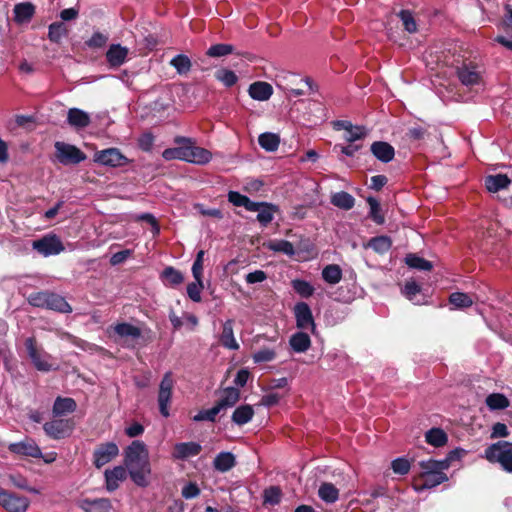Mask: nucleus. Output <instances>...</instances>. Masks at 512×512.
Wrapping results in <instances>:
<instances>
[{
  "mask_svg": "<svg viewBox=\"0 0 512 512\" xmlns=\"http://www.w3.org/2000/svg\"><path fill=\"white\" fill-rule=\"evenodd\" d=\"M457 454V451H451L443 460L429 459L420 461L419 467L421 471L414 480V489L420 492L446 482L448 477L445 470L450 467L452 460L457 456Z\"/></svg>",
  "mask_w": 512,
  "mask_h": 512,
  "instance_id": "1",
  "label": "nucleus"
},
{
  "mask_svg": "<svg viewBox=\"0 0 512 512\" xmlns=\"http://www.w3.org/2000/svg\"><path fill=\"white\" fill-rule=\"evenodd\" d=\"M203 290V281L202 278L199 280H195V282L190 283L187 286V294L191 300L194 302L201 301V291Z\"/></svg>",
  "mask_w": 512,
  "mask_h": 512,
  "instance_id": "52",
  "label": "nucleus"
},
{
  "mask_svg": "<svg viewBox=\"0 0 512 512\" xmlns=\"http://www.w3.org/2000/svg\"><path fill=\"white\" fill-rule=\"evenodd\" d=\"M128 55V49L119 44H113L109 47L106 58L111 66L118 67L122 65Z\"/></svg>",
  "mask_w": 512,
  "mask_h": 512,
  "instance_id": "22",
  "label": "nucleus"
},
{
  "mask_svg": "<svg viewBox=\"0 0 512 512\" xmlns=\"http://www.w3.org/2000/svg\"><path fill=\"white\" fill-rule=\"evenodd\" d=\"M322 277L327 283L335 285L342 279V270L336 264L327 265L322 270Z\"/></svg>",
  "mask_w": 512,
  "mask_h": 512,
  "instance_id": "41",
  "label": "nucleus"
},
{
  "mask_svg": "<svg viewBox=\"0 0 512 512\" xmlns=\"http://www.w3.org/2000/svg\"><path fill=\"white\" fill-rule=\"evenodd\" d=\"M399 17L402 20L403 26L406 31H408L409 33H414L417 31V24L410 11L402 10L399 13Z\"/></svg>",
  "mask_w": 512,
  "mask_h": 512,
  "instance_id": "53",
  "label": "nucleus"
},
{
  "mask_svg": "<svg viewBox=\"0 0 512 512\" xmlns=\"http://www.w3.org/2000/svg\"><path fill=\"white\" fill-rule=\"evenodd\" d=\"M46 308L61 313H70L72 311L71 306L62 296L53 293H48Z\"/></svg>",
  "mask_w": 512,
  "mask_h": 512,
  "instance_id": "34",
  "label": "nucleus"
},
{
  "mask_svg": "<svg viewBox=\"0 0 512 512\" xmlns=\"http://www.w3.org/2000/svg\"><path fill=\"white\" fill-rule=\"evenodd\" d=\"M458 77L466 86L477 85L481 82V74L475 67L463 66L459 68Z\"/></svg>",
  "mask_w": 512,
  "mask_h": 512,
  "instance_id": "26",
  "label": "nucleus"
},
{
  "mask_svg": "<svg viewBox=\"0 0 512 512\" xmlns=\"http://www.w3.org/2000/svg\"><path fill=\"white\" fill-rule=\"evenodd\" d=\"M200 494V489L195 483H188L182 488V496L186 499H192Z\"/></svg>",
  "mask_w": 512,
  "mask_h": 512,
  "instance_id": "64",
  "label": "nucleus"
},
{
  "mask_svg": "<svg viewBox=\"0 0 512 512\" xmlns=\"http://www.w3.org/2000/svg\"><path fill=\"white\" fill-rule=\"evenodd\" d=\"M274 217V207L270 204L263 203L261 208L258 210L257 220L263 224H269Z\"/></svg>",
  "mask_w": 512,
  "mask_h": 512,
  "instance_id": "48",
  "label": "nucleus"
},
{
  "mask_svg": "<svg viewBox=\"0 0 512 512\" xmlns=\"http://www.w3.org/2000/svg\"><path fill=\"white\" fill-rule=\"evenodd\" d=\"M449 302L455 308H467L473 304V299L468 294L455 292L450 295Z\"/></svg>",
  "mask_w": 512,
  "mask_h": 512,
  "instance_id": "44",
  "label": "nucleus"
},
{
  "mask_svg": "<svg viewBox=\"0 0 512 512\" xmlns=\"http://www.w3.org/2000/svg\"><path fill=\"white\" fill-rule=\"evenodd\" d=\"M174 386V380L172 377L171 372L165 373L163 376V379L160 382L159 385V392H158V403H159V409L160 413L164 417L169 416V403L172 398V390Z\"/></svg>",
  "mask_w": 512,
  "mask_h": 512,
  "instance_id": "8",
  "label": "nucleus"
},
{
  "mask_svg": "<svg viewBox=\"0 0 512 512\" xmlns=\"http://www.w3.org/2000/svg\"><path fill=\"white\" fill-rule=\"evenodd\" d=\"M214 468L220 472L229 471L235 465V457L230 452H221L214 459Z\"/></svg>",
  "mask_w": 512,
  "mask_h": 512,
  "instance_id": "35",
  "label": "nucleus"
},
{
  "mask_svg": "<svg viewBox=\"0 0 512 512\" xmlns=\"http://www.w3.org/2000/svg\"><path fill=\"white\" fill-rule=\"evenodd\" d=\"M272 93V86L266 82H255L249 87V95L258 101L268 100Z\"/></svg>",
  "mask_w": 512,
  "mask_h": 512,
  "instance_id": "24",
  "label": "nucleus"
},
{
  "mask_svg": "<svg viewBox=\"0 0 512 512\" xmlns=\"http://www.w3.org/2000/svg\"><path fill=\"white\" fill-rule=\"evenodd\" d=\"M35 13V7L31 3H20L14 7V20L19 23H28Z\"/></svg>",
  "mask_w": 512,
  "mask_h": 512,
  "instance_id": "28",
  "label": "nucleus"
},
{
  "mask_svg": "<svg viewBox=\"0 0 512 512\" xmlns=\"http://www.w3.org/2000/svg\"><path fill=\"white\" fill-rule=\"evenodd\" d=\"M486 405L490 410H503L509 407V399L501 393H492L486 397Z\"/></svg>",
  "mask_w": 512,
  "mask_h": 512,
  "instance_id": "40",
  "label": "nucleus"
},
{
  "mask_svg": "<svg viewBox=\"0 0 512 512\" xmlns=\"http://www.w3.org/2000/svg\"><path fill=\"white\" fill-rule=\"evenodd\" d=\"M266 247L274 252H282L289 256L295 253L292 243L287 240H271L266 244Z\"/></svg>",
  "mask_w": 512,
  "mask_h": 512,
  "instance_id": "42",
  "label": "nucleus"
},
{
  "mask_svg": "<svg viewBox=\"0 0 512 512\" xmlns=\"http://www.w3.org/2000/svg\"><path fill=\"white\" fill-rule=\"evenodd\" d=\"M259 145L268 152H274L280 144V137L275 133L265 132L259 135Z\"/></svg>",
  "mask_w": 512,
  "mask_h": 512,
  "instance_id": "37",
  "label": "nucleus"
},
{
  "mask_svg": "<svg viewBox=\"0 0 512 512\" xmlns=\"http://www.w3.org/2000/svg\"><path fill=\"white\" fill-rule=\"evenodd\" d=\"M240 399V391L234 387L225 388L216 404L220 410L234 406Z\"/></svg>",
  "mask_w": 512,
  "mask_h": 512,
  "instance_id": "23",
  "label": "nucleus"
},
{
  "mask_svg": "<svg viewBox=\"0 0 512 512\" xmlns=\"http://www.w3.org/2000/svg\"><path fill=\"white\" fill-rule=\"evenodd\" d=\"M29 499L5 490L0 491V505L8 512H25L29 507Z\"/></svg>",
  "mask_w": 512,
  "mask_h": 512,
  "instance_id": "9",
  "label": "nucleus"
},
{
  "mask_svg": "<svg viewBox=\"0 0 512 512\" xmlns=\"http://www.w3.org/2000/svg\"><path fill=\"white\" fill-rule=\"evenodd\" d=\"M69 29L63 22H53L48 27V39L51 42L59 43L63 38L67 37Z\"/></svg>",
  "mask_w": 512,
  "mask_h": 512,
  "instance_id": "32",
  "label": "nucleus"
},
{
  "mask_svg": "<svg viewBox=\"0 0 512 512\" xmlns=\"http://www.w3.org/2000/svg\"><path fill=\"white\" fill-rule=\"evenodd\" d=\"M77 404L74 399L69 397H57L53 405L54 416H64L76 410Z\"/></svg>",
  "mask_w": 512,
  "mask_h": 512,
  "instance_id": "27",
  "label": "nucleus"
},
{
  "mask_svg": "<svg viewBox=\"0 0 512 512\" xmlns=\"http://www.w3.org/2000/svg\"><path fill=\"white\" fill-rule=\"evenodd\" d=\"M391 468L396 474L405 475L410 470V463L405 458H397L391 463Z\"/></svg>",
  "mask_w": 512,
  "mask_h": 512,
  "instance_id": "58",
  "label": "nucleus"
},
{
  "mask_svg": "<svg viewBox=\"0 0 512 512\" xmlns=\"http://www.w3.org/2000/svg\"><path fill=\"white\" fill-rule=\"evenodd\" d=\"M67 122L76 129H83L90 125V115L78 108H70L67 112Z\"/></svg>",
  "mask_w": 512,
  "mask_h": 512,
  "instance_id": "18",
  "label": "nucleus"
},
{
  "mask_svg": "<svg viewBox=\"0 0 512 512\" xmlns=\"http://www.w3.org/2000/svg\"><path fill=\"white\" fill-rule=\"evenodd\" d=\"M108 37L100 32H96L86 42L89 47L100 48L106 44Z\"/></svg>",
  "mask_w": 512,
  "mask_h": 512,
  "instance_id": "62",
  "label": "nucleus"
},
{
  "mask_svg": "<svg viewBox=\"0 0 512 512\" xmlns=\"http://www.w3.org/2000/svg\"><path fill=\"white\" fill-rule=\"evenodd\" d=\"M204 255H205V252L203 250H200L197 253L196 259L193 263L192 274H193L195 280H199L200 278H202Z\"/></svg>",
  "mask_w": 512,
  "mask_h": 512,
  "instance_id": "59",
  "label": "nucleus"
},
{
  "mask_svg": "<svg viewBox=\"0 0 512 512\" xmlns=\"http://www.w3.org/2000/svg\"><path fill=\"white\" fill-rule=\"evenodd\" d=\"M276 357V352L271 348H263L255 352L252 356L255 363L270 362Z\"/></svg>",
  "mask_w": 512,
  "mask_h": 512,
  "instance_id": "54",
  "label": "nucleus"
},
{
  "mask_svg": "<svg viewBox=\"0 0 512 512\" xmlns=\"http://www.w3.org/2000/svg\"><path fill=\"white\" fill-rule=\"evenodd\" d=\"M217 80L222 82L225 86L231 87L237 82L236 74L228 69H220L215 73Z\"/></svg>",
  "mask_w": 512,
  "mask_h": 512,
  "instance_id": "49",
  "label": "nucleus"
},
{
  "mask_svg": "<svg viewBox=\"0 0 512 512\" xmlns=\"http://www.w3.org/2000/svg\"><path fill=\"white\" fill-rule=\"evenodd\" d=\"M32 247L45 257L57 255L65 249L60 238L55 234H48L41 239L33 241Z\"/></svg>",
  "mask_w": 512,
  "mask_h": 512,
  "instance_id": "7",
  "label": "nucleus"
},
{
  "mask_svg": "<svg viewBox=\"0 0 512 512\" xmlns=\"http://www.w3.org/2000/svg\"><path fill=\"white\" fill-rule=\"evenodd\" d=\"M367 202L370 207V217L372 218V220L377 224H383L385 219L383 214L381 213V207L379 202L373 197H369L367 199Z\"/></svg>",
  "mask_w": 512,
  "mask_h": 512,
  "instance_id": "47",
  "label": "nucleus"
},
{
  "mask_svg": "<svg viewBox=\"0 0 512 512\" xmlns=\"http://www.w3.org/2000/svg\"><path fill=\"white\" fill-rule=\"evenodd\" d=\"M126 476V469L122 466H116L111 470H106L105 479L107 490H116L119 486V483L126 479Z\"/></svg>",
  "mask_w": 512,
  "mask_h": 512,
  "instance_id": "20",
  "label": "nucleus"
},
{
  "mask_svg": "<svg viewBox=\"0 0 512 512\" xmlns=\"http://www.w3.org/2000/svg\"><path fill=\"white\" fill-rule=\"evenodd\" d=\"M505 17L502 20L500 27L506 32L512 34V7L505 5Z\"/></svg>",
  "mask_w": 512,
  "mask_h": 512,
  "instance_id": "63",
  "label": "nucleus"
},
{
  "mask_svg": "<svg viewBox=\"0 0 512 512\" xmlns=\"http://www.w3.org/2000/svg\"><path fill=\"white\" fill-rule=\"evenodd\" d=\"M119 454L118 446L113 442L99 445L94 451V464L101 468L112 461Z\"/></svg>",
  "mask_w": 512,
  "mask_h": 512,
  "instance_id": "13",
  "label": "nucleus"
},
{
  "mask_svg": "<svg viewBox=\"0 0 512 512\" xmlns=\"http://www.w3.org/2000/svg\"><path fill=\"white\" fill-rule=\"evenodd\" d=\"M25 346L30 359L37 370L48 372L52 369V363L50 362L51 356L37 347L34 338H27Z\"/></svg>",
  "mask_w": 512,
  "mask_h": 512,
  "instance_id": "6",
  "label": "nucleus"
},
{
  "mask_svg": "<svg viewBox=\"0 0 512 512\" xmlns=\"http://www.w3.org/2000/svg\"><path fill=\"white\" fill-rule=\"evenodd\" d=\"M406 264L409 267L420 269V270H431L432 264L431 262L425 260L424 258L418 257L414 254H410L405 259Z\"/></svg>",
  "mask_w": 512,
  "mask_h": 512,
  "instance_id": "46",
  "label": "nucleus"
},
{
  "mask_svg": "<svg viewBox=\"0 0 512 512\" xmlns=\"http://www.w3.org/2000/svg\"><path fill=\"white\" fill-rule=\"evenodd\" d=\"M485 186L491 193H499L509 190L511 180L505 174L489 175L485 179Z\"/></svg>",
  "mask_w": 512,
  "mask_h": 512,
  "instance_id": "16",
  "label": "nucleus"
},
{
  "mask_svg": "<svg viewBox=\"0 0 512 512\" xmlns=\"http://www.w3.org/2000/svg\"><path fill=\"white\" fill-rule=\"evenodd\" d=\"M78 505L84 512H110L112 509L110 500L106 498L84 499Z\"/></svg>",
  "mask_w": 512,
  "mask_h": 512,
  "instance_id": "19",
  "label": "nucleus"
},
{
  "mask_svg": "<svg viewBox=\"0 0 512 512\" xmlns=\"http://www.w3.org/2000/svg\"><path fill=\"white\" fill-rule=\"evenodd\" d=\"M281 490L278 487L272 486L264 491V502L275 505L280 502Z\"/></svg>",
  "mask_w": 512,
  "mask_h": 512,
  "instance_id": "56",
  "label": "nucleus"
},
{
  "mask_svg": "<svg viewBox=\"0 0 512 512\" xmlns=\"http://www.w3.org/2000/svg\"><path fill=\"white\" fill-rule=\"evenodd\" d=\"M294 314L296 318V325L299 329H311L315 331V323L313 320L312 312L308 304L300 302L294 307Z\"/></svg>",
  "mask_w": 512,
  "mask_h": 512,
  "instance_id": "14",
  "label": "nucleus"
},
{
  "mask_svg": "<svg viewBox=\"0 0 512 512\" xmlns=\"http://www.w3.org/2000/svg\"><path fill=\"white\" fill-rule=\"evenodd\" d=\"M110 337H114L117 341L121 340H136L141 337V329L137 326H134L130 323H117L114 326H111L107 330Z\"/></svg>",
  "mask_w": 512,
  "mask_h": 512,
  "instance_id": "12",
  "label": "nucleus"
},
{
  "mask_svg": "<svg viewBox=\"0 0 512 512\" xmlns=\"http://www.w3.org/2000/svg\"><path fill=\"white\" fill-rule=\"evenodd\" d=\"M318 496L328 504L335 503L339 499V490L330 482H323L319 486Z\"/></svg>",
  "mask_w": 512,
  "mask_h": 512,
  "instance_id": "31",
  "label": "nucleus"
},
{
  "mask_svg": "<svg viewBox=\"0 0 512 512\" xmlns=\"http://www.w3.org/2000/svg\"><path fill=\"white\" fill-rule=\"evenodd\" d=\"M200 451L201 445L196 442L178 443L174 446L172 457L183 460L198 455Z\"/></svg>",
  "mask_w": 512,
  "mask_h": 512,
  "instance_id": "17",
  "label": "nucleus"
},
{
  "mask_svg": "<svg viewBox=\"0 0 512 512\" xmlns=\"http://www.w3.org/2000/svg\"><path fill=\"white\" fill-rule=\"evenodd\" d=\"M338 126L345 130L344 138L349 142L361 139L366 135V130L363 127L353 126L349 122H339Z\"/></svg>",
  "mask_w": 512,
  "mask_h": 512,
  "instance_id": "36",
  "label": "nucleus"
},
{
  "mask_svg": "<svg viewBox=\"0 0 512 512\" xmlns=\"http://www.w3.org/2000/svg\"><path fill=\"white\" fill-rule=\"evenodd\" d=\"M220 342L225 348H228L230 350H238L239 349V344L234 337L233 321L232 320H227L223 324V330H222V333L220 336Z\"/></svg>",
  "mask_w": 512,
  "mask_h": 512,
  "instance_id": "25",
  "label": "nucleus"
},
{
  "mask_svg": "<svg viewBox=\"0 0 512 512\" xmlns=\"http://www.w3.org/2000/svg\"><path fill=\"white\" fill-rule=\"evenodd\" d=\"M161 279L166 286H177L184 281L182 273L171 266L162 271Z\"/></svg>",
  "mask_w": 512,
  "mask_h": 512,
  "instance_id": "39",
  "label": "nucleus"
},
{
  "mask_svg": "<svg viewBox=\"0 0 512 512\" xmlns=\"http://www.w3.org/2000/svg\"><path fill=\"white\" fill-rule=\"evenodd\" d=\"M176 143L184 144V161L197 165H204L212 159V153L202 147H199L190 138H176Z\"/></svg>",
  "mask_w": 512,
  "mask_h": 512,
  "instance_id": "4",
  "label": "nucleus"
},
{
  "mask_svg": "<svg viewBox=\"0 0 512 512\" xmlns=\"http://www.w3.org/2000/svg\"><path fill=\"white\" fill-rule=\"evenodd\" d=\"M48 292L33 293L28 297V302L35 307L47 306Z\"/></svg>",
  "mask_w": 512,
  "mask_h": 512,
  "instance_id": "61",
  "label": "nucleus"
},
{
  "mask_svg": "<svg viewBox=\"0 0 512 512\" xmlns=\"http://www.w3.org/2000/svg\"><path fill=\"white\" fill-rule=\"evenodd\" d=\"M94 161L105 166L118 167L127 163V158L117 148H108L94 154Z\"/></svg>",
  "mask_w": 512,
  "mask_h": 512,
  "instance_id": "11",
  "label": "nucleus"
},
{
  "mask_svg": "<svg viewBox=\"0 0 512 512\" xmlns=\"http://www.w3.org/2000/svg\"><path fill=\"white\" fill-rule=\"evenodd\" d=\"M233 52V46L230 44H215L212 45L206 52L210 57H222L229 55Z\"/></svg>",
  "mask_w": 512,
  "mask_h": 512,
  "instance_id": "51",
  "label": "nucleus"
},
{
  "mask_svg": "<svg viewBox=\"0 0 512 512\" xmlns=\"http://www.w3.org/2000/svg\"><path fill=\"white\" fill-rule=\"evenodd\" d=\"M372 154L382 162H390L394 158V148L387 142L377 141L371 145Z\"/></svg>",
  "mask_w": 512,
  "mask_h": 512,
  "instance_id": "21",
  "label": "nucleus"
},
{
  "mask_svg": "<svg viewBox=\"0 0 512 512\" xmlns=\"http://www.w3.org/2000/svg\"><path fill=\"white\" fill-rule=\"evenodd\" d=\"M293 289L302 297H310L314 293L313 286L304 280H293L292 281Z\"/></svg>",
  "mask_w": 512,
  "mask_h": 512,
  "instance_id": "50",
  "label": "nucleus"
},
{
  "mask_svg": "<svg viewBox=\"0 0 512 512\" xmlns=\"http://www.w3.org/2000/svg\"><path fill=\"white\" fill-rule=\"evenodd\" d=\"M330 201L335 207L342 210H350L355 205V198L345 191L333 193Z\"/></svg>",
  "mask_w": 512,
  "mask_h": 512,
  "instance_id": "29",
  "label": "nucleus"
},
{
  "mask_svg": "<svg viewBox=\"0 0 512 512\" xmlns=\"http://www.w3.org/2000/svg\"><path fill=\"white\" fill-rule=\"evenodd\" d=\"M44 431L53 439L69 436L74 429V422L70 419H54L43 426Z\"/></svg>",
  "mask_w": 512,
  "mask_h": 512,
  "instance_id": "10",
  "label": "nucleus"
},
{
  "mask_svg": "<svg viewBox=\"0 0 512 512\" xmlns=\"http://www.w3.org/2000/svg\"><path fill=\"white\" fill-rule=\"evenodd\" d=\"M420 291L421 288L415 281H407L402 292L410 301H414Z\"/></svg>",
  "mask_w": 512,
  "mask_h": 512,
  "instance_id": "60",
  "label": "nucleus"
},
{
  "mask_svg": "<svg viewBox=\"0 0 512 512\" xmlns=\"http://www.w3.org/2000/svg\"><path fill=\"white\" fill-rule=\"evenodd\" d=\"M291 348L297 353L306 352L311 346V340L307 333L297 332L289 340Z\"/></svg>",
  "mask_w": 512,
  "mask_h": 512,
  "instance_id": "30",
  "label": "nucleus"
},
{
  "mask_svg": "<svg viewBox=\"0 0 512 512\" xmlns=\"http://www.w3.org/2000/svg\"><path fill=\"white\" fill-rule=\"evenodd\" d=\"M221 410L216 405L208 410L198 412L194 417V421H214Z\"/></svg>",
  "mask_w": 512,
  "mask_h": 512,
  "instance_id": "57",
  "label": "nucleus"
},
{
  "mask_svg": "<svg viewBox=\"0 0 512 512\" xmlns=\"http://www.w3.org/2000/svg\"><path fill=\"white\" fill-rule=\"evenodd\" d=\"M391 245L392 242L390 238L386 236L374 237L368 243V246L378 253L387 252Z\"/></svg>",
  "mask_w": 512,
  "mask_h": 512,
  "instance_id": "45",
  "label": "nucleus"
},
{
  "mask_svg": "<svg viewBox=\"0 0 512 512\" xmlns=\"http://www.w3.org/2000/svg\"><path fill=\"white\" fill-rule=\"evenodd\" d=\"M9 450L15 454L40 458L42 456L41 450L38 445L32 440H25L19 443H12L9 445Z\"/></svg>",
  "mask_w": 512,
  "mask_h": 512,
  "instance_id": "15",
  "label": "nucleus"
},
{
  "mask_svg": "<svg viewBox=\"0 0 512 512\" xmlns=\"http://www.w3.org/2000/svg\"><path fill=\"white\" fill-rule=\"evenodd\" d=\"M425 440L434 447H442L447 444L448 436L441 428H432L425 433Z\"/></svg>",
  "mask_w": 512,
  "mask_h": 512,
  "instance_id": "33",
  "label": "nucleus"
},
{
  "mask_svg": "<svg viewBox=\"0 0 512 512\" xmlns=\"http://www.w3.org/2000/svg\"><path fill=\"white\" fill-rule=\"evenodd\" d=\"M54 147L56 159L63 165L78 164L86 159V155L74 145L57 141Z\"/></svg>",
  "mask_w": 512,
  "mask_h": 512,
  "instance_id": "5",
  "label": "nucleus"
},
{
  "mask_svg": "<svg viewBox=\"0 0 512 512\" xmlns=\"http://www.w3.org/2000/svg\"><path fill=\"white\" fill-rule=\"evenodd\" d=\"M178 146L175 148H168L165 149L162 153V156L166 160H173V159H179L184 161V144L183 143H177Z\"/></svg>",
  "mask_w": 512,
  "mask_h": 512,
  "instance_id": "55",
  "label": "nucleus"
},
{
  "mask_svg": "<svg viewBox=\"0 0 512 512\" xmlns=\"http://www.w3.org/2000/svg\"><path fill=\"white\" fill-rule=\"evenodd\" d=\"M170 65L182 75L187 74L190 71L192 63L188 56L179 54L170 61Z\"/></svg>",
  "mask_w": 512,
  "mask_h": 512,
  "instance_id": "43",
  "label": "nucleus"
},
{
  "mask_svg": "<svg viewBox=\"0 0 512 512\" xmlns=\"http://www.w3.org/2000/svg\"><path fill=\"white\" fill-rule=\"evenodd\" d=\"M253 415L254 410L251 405H241L233 412L232 421L237 425H244L252 419Z\"/></svg>",
  "mask_w": 512,
  "mask_h": 512,
  "instance_id": "38",
  "label": "nucleus"
},
{
  "mask_svg": "<svg viewBox=\"0 0 512 512\" xmlns=\"http://www.w3.org/2000/svg\"><path fill=\"white\" fill-rule=\"evenodd\" d=\"M485 458L494 464H499L500 467L512 473V443L508 441H498L490 445L485 450Z\"/></svg>",
  "mask_w": 512,
  "mask_h": 512,
  "instance_id": "3",
  "label": "nucleus"
},
{
  "mask_svg": "<svg viewBox=\"0 0 512 512\" xmlns=\"http://www.w3.org/2000/svg\"><path fill=\"white\" fill-rule=\"evenodd\" d=\"M124 463L135 484L141 487L148 485L151 468L149 453L143 442L136 440L127 447Z\"/></svg>",
  "mask_w": 512,
  "mask_h": 512,
  "instance_id": "2",
  "label": "nucleus"
}]
</instances>
